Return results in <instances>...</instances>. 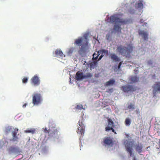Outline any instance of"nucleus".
I'll list each match as a JSON object with an SVG mask.
<instances>
[{"label": "nucleus", "mask_w": 160, "mask_h": 160, "mask_svg": "<svg viewBox=\"0 0 160 160\" xmlns=\"http://www.w3.org/2000/svg\"><path fill=\"white\" fill-rule=\"evenodd\" d=\"M132 50L133 47L131 45H128L127 47L120 45L117 47L116 51L124 56L129 58Z\"/></svg>", "instance_id": "nucleus-1"}, {"label": "nucleus", "mask_w": 160, "mask_h": 160, "mask_svg": "<svg viewBox=\"0 0 160 160\" xmlns=\"http://www.w3.org/2000/svg\"><path fill=\"white\" fill-rule=\"evenodd\" d=\"M43 100L42 96L39 93L35 92L32 97V103L34 105H38L41 104Z\"/></svg>", "instance_id": "nucleus-2"}, {"label": "nucleus", "mask_w": 160, "mask_h": 160, "mask_svg": "<svg viewBox=\"0 0 160 160\" xmlns=\"http://www.w3.org/2000/svg\"><path fill=\"white\" fill-rule=\"evenodd\" d=\"M43 132L45 133H48L50 137H57L58 135V132L57 128L54 126L51 127L48 130H47V128H45L43 130Z\"/></svg>", "instance_id": "nucleus-3"}, {"label": "nucleus", "mask_w": 160, "mask_h": 160, "mask_svg": "<svg viewBox=\"0 0 160 160\" xmlns=\"http://www.w3.org/2000/svg\"><path fill=\"white\" fill-rule=\"evenodd\" d=\"M85 40H84L82 38H80L76 39L75 41V43L79 47H81L82 48H83L87 45L88 43L87 42V38L86 36L85 37Z\"/></svg>", "instance_id": "nucleus-4"}, {"label": "nucleus", "mask_w": 160, "mask_h": 160, "mask_svg": "<svg viewBox=\"0 0 160 160\" xmlns=\"http://www.w3.org/2000/svg\"><path fill=\"white\" fill-rule=\"evenodd\" d=\"M121 89L125 92H133L136 90V88L134 86L127 84L122 86Z\"/></svg>", "instance_id": "nucleus-5"}, {"label": "nucleus", "mask_w": 160, "mask_h": 160, "mask_svg": "<svg viewBox=\"0 0 160 160\" xmlns=\"http://www.w3.org/2000/svg\"><path fill=\"white\" fill-rule=\"evenodd\" d=\"M110 21L113 23L115 22V23H121L123 24H126L128 23V20H126L120 19L118 17H115L114 16H112L110 17Z\"/></svg>", "instance_id": "nucleus-6"}, {"label": "nucleus", "mask_w": 160, "mask_h": 160, "mask_svg": "<svg viewBox=\"0 0 160 160\" xmlns=\"http://www.w3.org/2000/svg\"><path fill=\"white\" fill-rule=\"evenodd\" d=\"M102 143L105 146L112 147L114 144L113 138L110 137H105L103 139Z\"/></svg>", "instance_id": "nucleus-7"}, {"label": "nucleus", "mask_w": 160, "mask_h": 160, "mask_svg": "<svg viewBox=\"0 0 160 160\" xmlns=\"http://www.w3.org/2000/svg\"><path fill=\"white\" fill-rule=\"evenodd\" d=\"M153 89V93L155 96L158 93H160V82H157L154 83L152 86Z\"/></svg>", "instance_id": "nucleus-8"}, {"label": "nucleus", "mask_w": 160, "mask_h": 160, "mask_svg": "<svg viewBox=\"0 0 160 160\" xmlns=\"http://www.w3.org/2000/svg\"><path fill=\"white\" fill-rule=\"evenodd\" d=\"M40 79L37 75H35L31 79V83L34 86H38L40 84Z\"/></svg>", "instance_id": "nucleus-9"}, {"label": "nucleus", "mask_w": 160, "mask_h": 160, "mask_svg": "<svg viewBox=\"0 0 160 160\" xmlns=\"http://www.w3.org/2000/svg\"><path fill=\"white\" fill-rule=\"evenodd\" d=\"M78 124L80 127H79L78 131H77L78 133L79 132V133L81 134V136L82 135V134L84 133V132L85 131V128L84 124L82 123V121H79L78 122Z\"/></svg>", "instance_id": "nucleus-10"}, {"label": "nucleus", "mask_w": 160, "mask_h": 160, "mask_svg": "<svg viewBox=\"0 0 160 160\" xmlns=\"http://www.w3.org/2000/svg\"><path fill=\"white\" fill-rule=\"evenodd\" d=\"M138 34L139 35L142 36V38L144 40L147 41L148 40V32L142 30H140L138 31Z\"/></svg>", "instance_id": "nucleus-11"}, {"label": "nucleus", "mask_w": 160, "mask_h": 160, "mask_svg": "<svg viewBox=\"0 0 160 160\" xmlns=\"http://www.w3.org/2000/svg\"><path fill=\"white\" fill-rule=\"evenodd\" d=\"M109 57L112 61L115 62H118L120 61V59L115 53H111L109 54Z\"/></svg>", "instance_id": "nucleus-12"}, {"label": "nucleus", "mask_w": 160, "mask_h": 160, "mask_svg": "<svg viewBox=\"0 0 160 160\" xmlns=\"http://www.w3.org/2000/svg\"><path fill=\"white\" fill-rule=\"evenodd\" d=\"M76 79L77 80H80L84 78V75L83 73L80 71H78L76 73Z\"/></svg>", "instance_id": "nucleus-13"}, {"label": "nucleus", "mask_w": 160, "mask_h": 160, "mask_svg": "<svg viewBox=\"0 0 160 160\" xmlns=\"http://www.w3.org/2000/svg\"><path fill=\"white\" fill-rule=\"evenodd\" d=\"M107 121L108 124L107 127H115V124L111 119L108 118H107Z\"/></svg>", "instance_id": "nucleus-14"}, {"label": "nucleus", "mask_w": 160, "mask_h": 160, "mask_svg": "<svg viewBox=\"0 0 160 160\" xmlns=\"http://www.w3.org/2000/svg\"><path fill=\"white\" fill-rule=\"evenodd\" d=\"M55 55L57 57H63L65 56L64 55L62 51L59 49H57L55 51Z\"/></svg>", "instance_id": "nucleus-15"}, {"label": "nucleus", "mask_w": 160, "mask_h": 160, "mask_svg": "<svg viewBox=\"0 0 160 160\" xmlns=\"http://www.w3.org/2000/svg\"><path fill=\"white\" fill-rule=\"evenodd\" d=\"M18 150V148L17 147L13 146H11L8 148V151L10 153L17 152Z\"/></svg>", "instance_id": "nucleus-16"}, {"label": "nucleus", "mask_w": 160, "mask_h": 160, "mask_svg": "<svg viewBox=\"0 0 160 160\" xmlns=\"http://www.w3.org/2000/svg\"><path fill=\"white\" fill-rule=\"evenodd\" d=\"M126 150L129 153L130 157H131L132 154V147L130 146V145H127L126 147Z\"/></svg>", "instance_id": "nucleus-17"}, {"label": "nucleus", "mask_w": 160, "mask_h": 160, "mask_svg": "<svg viewBox=\"0 0 160 160\" xmlns=\"http://www.w3.org/2000/svg\"><path fill=\"white\" fill-rule=\"evenodd\" d=\"M36 130L34 129L29 128L25 130L24 132L26 133H31L33 134L35 133Z\"/></svg>", "instance_id": "nucleus-18"}, {"label": "nucleus", "mask_w": 160, "mask_h": 160, "mask_svg": "<svg viewBox=\"0 0 160 160\" xmlns=\"http://www.w3.org/2000/svg\"><path fill=\"white\" fill-rule=\"evenodd\" d=\"M102 53V52L101 51V50H99L98 52V55L97 56H96V57H95V55L96 56L97 55V54H96V53H94L93 54V58H92V60H97L98 59V57L100 55V54Z\"/></svg>", "instance_id": "nucleus-19"}, {"label": "nucleus", "mask_w": 160, "mask_h": 160, "mask_svg": "<svg viewBox=\"0 0 160 160\" xmlns=\"http://www.w3.org/2000/svg\"><path fill=\"white\" fill-rule=\"evenodd\" d=\"M115 81L114 80H110L107 82L105 84V86H108L110 85H112L114 83Z\"/></svg>", "instance_id": "nucleus-20"}, {"label": "nucleus", "mask_w": 160, "mask_h": 160, "mask_svg": "<svg viewBox=\"0 0 160 160\" xmlns=\"http://www.w3.org/2000/svg\"><path fill=\"white\" fill-rule=\"evenodd\" d=\"M139 78L136 76H133L131 77L130 81L132 82H138Z\"/></svg>", "instance_id": "nucleus-21"}, {"label": "nucleus", "mask_w": 160, "mask_h": 160, "mask_svg": "<svg viewBox=\"0 0 160 160\" xmlns=\"http://www.w3.org/2000/svg\"><path fill=\"white\" fill-rule=\"evenodd\" d=\"M136 150L139 153H141L142 150V145H138L136 148Z\"/></svg>", "instance_id": "nucleus-22"}, {"label": "nucleus", "mask_w": 160, "mask_h": 160, "mask_svg": "<svg viewBox=\"0 0 160 160\" xmlns=\"http://www.w3.org/2000/svg\"><path fill=\"white\" fill-rule=\"evenodd\" d=\"M127 109L130 110H133L135 109V105L134 104L131 103L127 107Z\"/></svg>", "instance_id": "nucleus-23"}, {"label": "nucleus", "mask_w": 160, "mask_h": 160, "mask_svg": "<svg viewBox=\"0 0 160 160\" xmlns=\"http://www.w3.org/2000/svg\"><path fill=\"white\" fill-rule=\"evenodd\" d=\"M114 128V127H106L105 128V130L106 131H109L111 130L112 132L114 133L115 134H116L117 133L113 129V128Z\"/></svg>", "instance_id": "nucleus-24"}, {"label": "nucleus", "mask_w": 160, "mask_h": 160, "mask_svg": "<svg viewBox=\"0 0 160 160\" xmlns=\"http://www.w3.org/2000/svg\"><path fill=\"white\" fill-rule=\"evenodd\" d=\"M131 123V121L129 118H126L125 120V124L127 126H129Z\"/></svg>", "instance_id": "nucleus-25"}, {"label": "nucleus", "mask_w": 160, "mask_h": 160, "mask_svg": "<svg viewBox=\"0 0 160 160\" xmlns=\"http://www.w3.org/2000/svg\"><path fill=\"white\" fill-rule=\"evenodd\" d=\"M114 29L115 30L119 32H121V28L118 25H115L114 26Z\"/></svg>", "instance_id": "nucleus-26"}, {"label": "nucleus", "mask_w": 160, "mask_h": 160, "mask_svg": "<svg viewBox=\"0 0 160 160\" xmlns=\"http://www.w3.org/2000/svg\"><path fill=\"white\" fill-rule=\"evenodd\" d=\"M12 140L13 142L18 141V137L17 135H15L12 136Z\"/></svg>", "instance_id": "nucleus-27"}, {"label": "nucleus", "mask_w": 160, "mask_h": 160, "mask_svg": "<svg viewBox=\"0 0 160 160\" xmlns=\"http://www.w3.org/2000/svg\"><path fill=\"white\" fill-rule=\"evenodd\" d=\"M92 77V75L90 73H88L86 75H84V78H91Z\"/></svg>", "instance_id": "nucleus-28"}, {"label": "nucleus", "mask_w": 160, "mask_h": 160, "mask_svg": "<svg viewBox=\"0 0 160 160\" xmlns=\"http://www.w3.org/2000/svg\"><path fill=\"white\" fill-rule=\"evenodd\" d=\"M18 131V129L16 128L14 129V130L12 131V136L17 135Z\"/></svg>", "instance_id": "nucleus-29"}, {"label": "nucleus", "mask_w": 160, "mask_h": 160, "mask_svg": "<svg viewBox=\"0 0 160 160\" xmlns=\"http://www.w3.org/2000/svg\"><path fill=\"white\" fill-rule=\"evenodd\" d=\"M12 129V127H8L6 128L5 132L7 133H8L11 131Z\"/></svg>", "instance_id": "nucleus-30"}, {"label": "nucleus", "mask_w": 160, "mask_h": 160, "mask_svg": "<svg viewBox=\"0 0 160 160\" xmlns=\"http://www.w3.org/2000/svg\"><path fill=\"white\" fill-rule=\"evenodd\" d=\"M83 106L82 104L77 105L76 107V108L78 110H81Z\"/></svg>", "instance_id": "nucleus-31"}, {"label": "nucleus", "mask_w": 160, "mask_h": 160, "mask_svg": "<svg viewBox=\"0 0 160 160\" xmlns=\"http://www.w3.org/2000/svg\"><path fill=\"white\" fill-rule=\"evenodd\" d=\"M97 61H95L91 63L90 64V68H92L94 66L96 65L97 64Z\"/></svg>", "instance_id": "nucleus-32"}, {"label": "nucleus", "mask_w": 160, "mask_h": 160, "mask_svg": "<svg viewBox=\"0 0 160 160\" xmlns=\"http://www.w3.org/2000/svg\"><path fill=\"white\" fill-rule=\"evenodd\" d=\"M28 78L27 77H24L22 79V82L23 83H27L28 80Z\"/></svg>", "instance_id": "nucleus-33"}, {"label": "nucleus", "mask_w": 160, "mask_h": 160, "mask_svg": "<svg viewBox=\"0 0 160 160\" xmlns=\"http://www.w3.org/2000/svg\"><path fill=\"white\" fill-rule=\"evenodd\" d=\"M102 53H104L106 54H108V50H105V49H102L101 50Z\"/></svg>", "instance_id": "nucleus-34"}, {"label": "nucleus", "mask_w": 160, "mask_h": 160, "mask_svg": "<svg viewBox=\"0 0 160 160\" xmlns=\"http://www.w3.org/2000/svg\"><path fill=\"white\" fill-rule=\"evenodd\" d=\"M113 91V88H111L110 89H109L107 90V92L108 93H111Z\"/></svg>", "instance_id": "nucleus-35"}, {"label": "nucleus", "mask_w": 160, "mask_h": 160, "mask_svg": "<svg viewBox=\"0 0 160 160\" xmlns=\"http://www.w3.org/2000/svg\"><path fill=\"white\" fill-rule=\"evenodd\" d=\"M138 7L141 8L143 7V5L142 2H139L138 3Z\"/></svg>", "instance_id": "nucleus-36"}, {"label": "nucleus", "mask_w": 160, "mask_h": 160, "mask_svg": "<svg viewBox=\"0 0 160 160\" xmlns=\"http://www.w3.org/2000/svg\"><path fill=\"white\" fill-rule=\"evenodd\" d=\"M135 112L137 114H139L140 113V110L139 109H138L136 110Z\"/></svg>", "instance_id": "nucleus-37"}, {"label": "nucleus", "mask_w": 160, "mask_h": 160, "mask_svg": "<svg viewBox=\"0 0 160 160\" xmlns=\"http://www.w3.org/2000/svg\"><path fill=\"white\" fill-rule=\"evenodd\" d=\"M104 56V55L102 54L101 55H100L99 58L98 59V61H99L100 60L101 58Z\"/></svg>", "instance_id": "nucleus-38"}, {"label": "nucleus", "mask_w": 160, "mask_h": 160, "mask_svg": "<svg viewBox=\"0 0 160 160\" xmlns=\"http://www.w3.org/2000/svg\"><path fill=\"white\" fill-rule=\"evenodd\" d=\"M27 105V104L26 103H25L23 105V108H25L26 106Z\"/></svg>", "instance_id": "nucleus-39"}, {"label": "nucleus", "mask_w": 160, "mask_h": 160, "mask_svg": "<svg viewBox=\"0 0 160 160\" xmlns=\"http://www.w3.org/2000/svg\"><path fill=\"white\" fill-rule=\"evenodd\" d=\"M144 21L143 20V19H141L140 20V22L141 23H142Z\"/></svg>", "instance_id": "nucleus-40"}, {"label": "nucleus", "mask_w": 160, "mask_h": 160, "mask_svg": "<svg viewBox=\"0 0 160 160\" xmlns=\"http://www.w3.org/2000/svg\"><path fill=\"white\" fill-rule=\"evenodd\" d=\"M122 64V62H120L119 63V65H120V66H121V65Z\"/></svg>", "instance_id": "nucleus-41"}, {"label": "nucleus", "mask_w": 160, "mask_h": 160, "mask_svg": "<svg viewBox=\"0 0 160 160\" xmlns=\"http://www.w3.org/2000/svg\"><path fill=\"white\" fill-rule=\"evenodd\" d=\"M121 66H120V65H119L118 64V69L119 70H120V68H121Z\"/></svg>", "instance_id": "nucleus-42"}, {"label": "nucleus", "mask_w": 160, "mask_h": 160, "mask_svg": "<svg viewBox=\"0 0 160 160\" xmlns=\"http://www.w3.org/2000/svg\"><path fill=\"white\" fill-rule=\"evenodd\" d=\"M132 160H136V159L135 157H134L132 159Z\"/></svg>", "instance_id": "nucleus-43"}, {"label": "nucleus", "mask_w": 160, "mask_h": 160, "mask_svg": "<svg viewBox=\"0 0 160 160\" xmlns=\"http://www.w3.org/2000/svg\"><path fill=\"white\" fill-rule=\"evenodd\" d=\"M159 148H160V139H159Z\"/></svg>", "instance_id": "nucleus-44"}, {"label": "nucleus", "mask_w": 160, "mask_h": 160, "mask_svg": "<svg viewBox=\"0 0 160 160\" xmlns=\"http://www.w3.org/2000/svg\"><path fill=\"white\" fill-rule=\"evenodd\" d=\"M97 56V55L96 56L95 55V57H96V56Z\"/></svg>", "instance_id": "nucleus-45"}]
</instances>
